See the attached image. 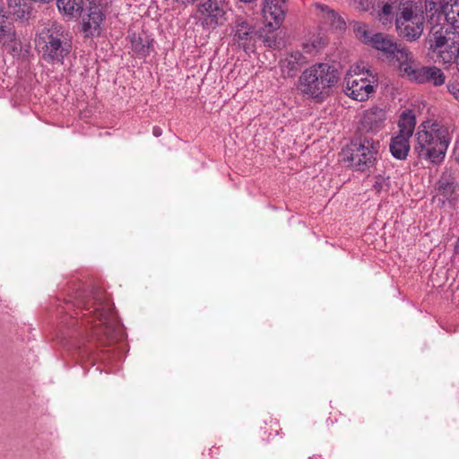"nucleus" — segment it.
Listing matches in <instances>:
<instances>
[{
	"mask_svg": "<svg viewBox=\"0 0 459 459\" xmlns=\"http://www.w3.org/2000/svg\"><path fill=\"white\" fill-rule=\"evenodd\" d=\"M361 7L372 10L383 25L391 24L395 15V28L398 35L407 41H415L422 35L425 12L421 2L400 0H361Z\"/></svg>",
	"mask_w": 459,
	"mask_h": 459,
	"instance_id": "1",
	"label": "nucleus"
},
{
	"mask_svg": "<svg viewBox=\"0 0 459 459\" xmlns=\"http://www.w3.org/2000/svg\"><path fill=\"white\" fill-rule=\"evenodd\" d=\"M35 47L47 64L62 65L73 51V39L63 24L54 22L36 33Z\"/></svg>",
	"mask_w": 459,
	"mask_h": 459,
	"instance_id": "2",
	"label": "nucleus"
},
{
	"mask_svg": "<svg viewBox=\"0 0 459 459\" xmlns=\"http://www.w3.org/2000/svg\"><path fill=\"white\" fill-rule=\"evenodd\" d=\"M415 139L414 150L418 156L432 164H439L446 157L452 134L446 126L427 120L418 126Z\"/></svg>",
	"mask_w": 459,
	"mask_h": 459,
	"instance_id": "3",
	"label": "nucleus"
},
{
	"mask_svg": "<svg viewBox=\"0 0 459 459\" xmlns=\"http://www.w3.org/2000/svg\"><path fill=\"white\" fill-rule=\"evenodd\" d=\"M338 79V72L334 66L327 63H317L301 73L297 89L302 95L322 101Z\"/></svg>",
	"mask_w": 459,
	"mask_h": 459,
	"instance_id": "4",
	"label": "nucleus"
},
{
	"mask_svg": "<svg viewBox=\"0 0 459 459\" xmlns=\"http://www.w3.org/2000/svg\"><path fill=\"white\" fill-rule=\"evenodd\" d=\"M77 302V306L82 307L89 312L90 318L94 319L93 327L96 336L100 337L103 334L110 341L123 338L124 331L116 317L112 304L107 298L102 297L101 293H96L89 301Z\"/></svg>",
	"mask_w": 459,
	"mask_h": 459,
	"instance_id": "5",
	"label": "nucleus"
},
{
	"mask_svg": "<svg viewBox=\"0 0 459 459\" xmlns=\"http://www.w3.org/2000/svg\"><path fill=\"white\" fill-rule=\"evenodd\" d=\"M353 30L356 38L361 42L382 51L387 58L395 60L400 71L403 63L411 60V53L406 48L394 42L392 36L384 33H373L368 26L362 22H356Z\"/></svg>",
	"mask_w": 459,
	"mask_h": 459,
	"instance_id": "6",
	"label": "nucleus"
},
{
	"mask_svg": "<svg viewBox=\"0 0 459 459\" xmlns=\"http://www.w3.org/2000/svg\"><path fill=\"white\" fill-rule=\"evenodd\" d=\"M377 78L362 64L351 65L344 77V91L358 101H366L375 91Z\"/></svg>",
	"mask_w": 459,
	"mask_h": 459,
	"instance_id": "7",
	"label": "nucleus"
},
{
	"mask_svg": "<svg viewBox=\"0 0 459 459\" xmlns=\"http://www.w3.org/2000/svg\"><path fill=\"white\" fill-rule=\"evenodd\" d=\"M379 148V141L368 136L360 137L342 151L343 160L350 161L355 170L364 172L375 165Z\"/></svg>",
	"mask_w": 459,
	"mask_h": 459,
	"instance_id": "8",
	"label": "nucleus"
},
{
	"mask_svg": "<svg viewBox=\"0 0 459 459\" xmlns=\"http://www.w3.org/2000/svg\"><path fill=\"white\" fill-rule=\"evenodd\" d=\"M430 47L437 52L444 64H451L459 57V33L434 24L429 34Z\"/></svg>",
	"mask_w": 459,
	"mask_h": 459,
	"instance_id": "9",
	"label": "nucleus"
},
{
	"mask_svg": "<svg viewBox=\"0 0 459 459\" xmlns=\"http://www.w3.org/2000/svg\"><path fill=\"white\" fill-rule=\"evenodd\" d=\"M110 4L109 0H88L85 13L82 16L81 22V31L85 38L100 36Z\"/></svg>",
	"mask_w": 459,
	"mask_h": 459,
	"instance_id": "10",
	"label": "nucleus"
},
{
	"mask_svg": "<svg viewBox=\"0 0 459 459\" xmlns=\"http://www.w3.org/2000/svg\"><path fill=\"white\" fill-rule=\"evenodd\" d=\"M227 0H200L195 17L206 30H213L227 21Z\"/></svg>",
	"mask_w": 459,
	"mask_h": 459,
	"instance_id": "11",
	"label": "nucleus"
},
{
	"mask_svg": "<svg viewBox=\"0 0 459 459\" xmlns=\"http://www.w3.org/2000/svg\"><path fill=\"white\" fill-rule=\"evenodd\" d=\"M400 72L411 81L418 83L429 82L434 86H441L446 81L445 74L440 68L437 66H419L416 65L412 54L411 55V60L403 63Z\"/></svg>",
	"mask_w": 459,
	"mask_h": 459,
	"instance_id": "12",
	"label": "nucleus"
},
{
	"mask_svg": "<svg viewBox=\"0 0 459 459\" xmlns=\"http://www.w3.org/2000/svg\"><path fill=\"white\" fill-rule=\"evenodd\" d=\"M230 36L235 45L245 52L253 50L256 30L255 25L242 15H237L230 25Z\"/></svg>",
	"mask_w": 459,
	"mask_h": 459,
	"instance_id": "13",
	"label": "nucleus"
},
{
	"mask_svg": "<svg viewBox=\"0 0 459 459\" xmlns=\"http://www.w3.org/2000/svg\"><path fill=\"white\" fill-rule=\"evenodd\" d=\"M288 10L287 0H263L262 13L266 26L276 30L282 24Z\"/></svg>",
	"mask_w": 459,
	"mask_h": 459,
	"instance_id": "14",
	"label": "nucleus"
},
{
	"mask_svg": "<svg viewBox=\"0 0 459 459\" xmlns=\"http://www.w3.org/2000/svg\"><path fill=\"white\" fill-rule=\"evenodd\" d=\"M386 118L385 108L373 106L363 112L360 123L364 129L377 134L385 127Z\"/></svg>",
	"mask_w": 459,
	"mask_h": 459,
	"instance_id": "15",
	"label": "nucleus"
},
{
	"mask_svg": "<svg viewBox=\"0 0 459 459\" xmlns=\"http://www.w3.org/2000/svg\"><path fill=\"white\" fill-rule=\"evenodd\" d=\"M0 44L12 54H16L21 50V43L16 39L13 23L2 13H0Z\"/></svg>",
	"mask_w": 459,
	"mask_h": 459,
	"instance_id": "16",
	"label": "nucleus"
},
{
	"mask_svg": "<svg viewBox=\"0 0 459 459\" xmlns=\"http://www.w3.org/2000/svg\"><path fill=\"white\" fill-rule=\"evenodd\" d=\"M315 9L316 15L321 19L322 22L329 28L337 30H343L345 29L344 20L328 5L316 3Z\"/></svg>",
	"mask_w": 459,
	"mask_h": 459,
	"instance_id": "17",
	"label": "nucleus"
},
{
	"mask_svg": "<svg viewBox=\"0 0 459 459\" xmlns=\"http://www.w3.org/2000/svg\"><path fill=\"white\" fill-rule=\"evenodd\" d=\"M411 136L398 134L390 140L389 149L391 154L397 160H403L407 158L410 152Z\"/></svg>",
	"mask_w": 459,
	"mask_h": 459,
	"instance_id": "18",
	"label": "nucleus"
},
{
	"mask_svg": "<svg viewBox=\"0 0 459 459\" xmlns=\"http://www.w3.org/2000/svg\"><path fill=\"white\" fill-rule=\"evenodd\" d=\"M438 195H442L444 201L455 203L459 198V184L449 177H442L438 181Z\"/></svg>",
	"mask_w": 459,
	"mask_h": 459,
	"instance_id": "19",
	"label": "nucleus"
},
{
	"mask_svg": "<svg viewBox=\"0 0 459 459\" xmlns=\"http://www.w3.org/2000/svg\"><path fill=\"white\" fill-rule=\"evenodd\" d=\"M128 39L131 43V48L134 54L140 57H144L150 54L153 40L146 34L130 33Z\"/></svg>",
	"mask_w": 459,
	"mask_h": 459,
	"instance_id": "20",
	"label": "nucleus"
},
{
	"mask_svg": "<svg viewBox=\"0 0 459 459\" xmlns=\"http://www.w3.org/2000/svg\"><path fill=\"white\" fill-rule=\"evenodd\" d=\"M58 11L67 20L80 17L83 10V0H56Z\"/></svg>",
	"mask_w": 459,
	"mask_h": 459,
	"instance_id": "21",
	"label": "nucleus"
},
{
	"mask_svg": "<svg viewBox=\"0 0 459 459\" xmlns=\"http://www.w3.org/2000/svg\"><path fill=\"white\" fill-rule=\"evenodd\" d=\"M443 6L444 0H425L423 11L432 25L439 24V22L443 20Z\"/></svg>",
	"mask_w": 459,
	"mask_h": 459,
	"instance_id": "22",
	"label": "nucleus"
},
{
	"mask_svg": "<svg viewBox=\"0 0 459 459\" xmlns=\"http://www.w3.org/2000/svg\"><path fill=\"white\" fill-rule=\"evenodd\" d=\"M417 124L415 112L411 109H405L402 112L398 121V134L405 136H412Z\"/></svg>",
	"mask_w": 459,
	"mask_h": 459,
	"instance_id": "23",
	"label": "nucleus"
},
{
	"mask_svg": "<svg viewBox=\"0 0 459 459\" xmlns=\"http://www.w3.org/2000/svg\"><path fill=\"white\" fill-rule=\"evenodd\" d=\"M443 19L454 28H459V0H444Z\"/></svg>",
	"mask_w": 459,
	"mask_h": 459,
	"instance_id": "24",
	"label": "nucleus"
},
{
	"mask_svg": "<svg viewBox=\"0 0 459 459\" xmlns=\"http://www.w3.org/2000/svg\"><path fill=\"white\" fill-rule=\"evenodd\" d=\"M326 44L325 37L321 34H316L309 37L303 43V49L307 54H314L318 52Z\"/></svg>",
	"mask_w": 459,
	"mask_h": 459,
	"instance_id": "25",
	"label": "nucleus"
},
{
	"mask_svg": "<svg viewBox=\"0 0 459 459\" xmlns=\"http://www.w3.org/2000/svg\"><path fill=\"white\" fill-rule=\"evenodd\" d=\"M372 188L377 194L381 193L382 191H387L389 188V178L380 174L373 177Z\"/></svg>",
	"mask_w": 459,
	"mask_h": 459,
	"instance_id": "26",
	"label": "nucleus"
},
{
	"mask_svg": "<svg viewBox=\"0 0 459 459\" xmlns=\"http://www.w3.org/2000/svg\"><path fill=\"white\" fill-rule=\"evenodd\" d=\"M447 91L456 100L459 101V82L458 81H450L446 84Z\"/></svg>",
	"mask_w": 459,
	"mask_h": 459,
	"instance_id": "27",
	"label": "nucleus"
},
{
	"mask_svg": "<svg viewBox=\"0 0 459 459\" xmlns=\"http://www.w3.org/2000/svg\"><path fill=\"white\" fill-rule=\"evenodd\" d=\"M152 134L155 136V137H159L162 134V129L160 127V126H154L152 128Z\"/></svg>",
	"mask_w": 459,
	"mask_h": 459,
	"instance_id": "28",
	"label": "nucleus"
},
{
	"mask_svg": "<svg viewBox=\"0 0 459 459\" xmlns=\"http://www.w3.org/2000/svg\"><path fill=\"white\" fill-rule=\"evenodd\" d=\"M50 0H36V2H40V3H48L49 2Z\"/></svg>",
	"mask_w": 459,
	"mask_h": 459,
	"instance_id": "29",
	"label": "nucleus"
},
{
	"mask_svg": "<svg viewBox=\"0 0 459 459\" xmlns=\"http://www.w3.org/2000/svg\"><path fill=\"white\" fill-rule=\"evenodd\" d=\"M456 249H457V252L459 253V238L457 239Z\"/></svg>",
	"mask_w": 459,
	"mask_h": 459,
	"instance_id": "30",
	"label": "nucleus"
},
{
	"mask_svg": "<svg viewBox=\"0 0 459 459\" xmlns=\"http://www.w3.org/2000/svg\"><path fill=\"white\" fill-rule=\"evenodd\" d=\"M178 2H181V3H186V2H189L190 0H177Z\"/></svg>",
	"mask_w": 459,
	"mask_h": 459,
	"instance_id": "31",
	"label": "nucleus"
}]
</instances>
